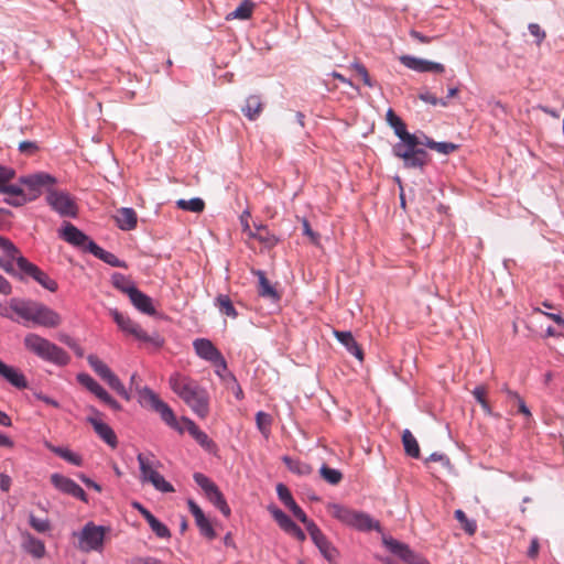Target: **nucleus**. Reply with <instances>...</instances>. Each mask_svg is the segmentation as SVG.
<instances>
[{
  "label": "nucleus",
  "mask_w": 564,
  "mask_h": 564,
  "mask_svg": "<svg viewBox=\"0 0 564 564\" xmlns=\"http://www.w3.org/2000/svg\"><path fill=\"white\" fill-rule=\"evenodd\" d=\"M169 386L197 416L205 419L208 415V392L196 380L180 372H174L169 378Z\"/></svg>",
  "instance_id": "nucleus-1"
},
{
  "label": "nucleus",
  "mask_w": 564,
  "mask_h": 564,
  "mask_svg": "<svg viewBox=\"0 0 564 564\" xmlns=\"http://www.w3.org/2000/svg\"><path fill=\"white\" fill-rule=\"evenodd\" d=\"M412 141L403 140L393 145L392 152L397 158L403 160V165L406 169H423L427 163V152L419 148L425 145L430 149V143L434 140L430 139L424 132L417 131L410 133Z\"/></svg>",
  "instance_id": "nucleus-2"
},
{
  "label": "nucleus",
  "mask_w": 564,
  "mask_h": 564,
  "mask_svg": "<svg viewBox=\"0 0 564 564\" xmlns=\"http://www.w3.org/2000/svg\"><path fill=\"white\" fill-rule=\"evenodd\" d=\"M23 346L30 354L56 366H66L70 360L62 347L36 333H28L23 338Z\"/></svg>",
  "instance_id": "nucleus-3"
},
{
  "label": "nucleus",
  "mask_w": 564,
  "mask_h": 564,
  "mask_svg": "<svg viewBox=\"0 0 564 564\" xmlns=\"http://www.w3.org/2000/svg\"><path fill=\"white\" fill-rule=\"evenodd\" d=\"M327 511L343 524L358 531H380L381 529L379 521L375 520L368 513L351 509L340 503H328Z\"/></svg>",
  "instance_id": "nucleus-4"
},
{
  "label": "nucleus",
  "mask_w": 564,
  "mask_h": 564,
  "mask_svg": "<svg viewBox=\"0 0 564 564\" xmlns=\"http://www.w3.org/2000/svg\"><path fill=\"white\" fill-rule=\"evenodd\" d=\"M137 460L139 463L140 480L142 482H150L156 490L161 492L174 491V487L158 471L161 463L154 454L139 453Z\"/></svg>",
  "instance_id": "nucleus-5"
},
{
  "label": "nucleus",
  "mask_w": 564,
  "mask_h": 564,
  "mask_svg": "<svg viewBox=\"0 0 564 564\" xmlns=\"http://www.w3.org/2000/svg\"><path fill=\"white\" fill-rule=\"evenodd\" d=\"M108 528L87 522L80 532L74 533L78 538L77 547L82 552H101L104 549L105 535Z\"/></svg>",
  "instance_id": "nucleus-6"
},
{
  "label": "nucleus",
  "mask_w": 564,
  "mask_h": 564,
  "mask_svg": "<svg viewBox=\"0 0 564 564\" xmlns=\"http://www.w3.org/2000/svg\"><path fill=\"white\" fill-rule=\"evenodd\" d=\"M109 312L118 327L123 333L133 336L140 341L152 344L155 347H161L163 345V339L158 334L149 335L137 322L122 314L117 308H111Z\"/></svg>",
  "instance_id": "nucleus-7"
},
{
  "label": "nucleus",
  "mask_w": 564,
  "mask_h": 564,
  "mask_svg": "<svg viewBox=\"0 0 564 564\" xmlns=\"http://www.w3.org/2000/svg\"><path fill=\"white\" fill-rule=\"evenodd\" d=\"M139 397L141 404L150 406L170 427L178 429L176 416L172 408L161 400L152 389L148 387L142 388L139 391Z\"/></svg>",
  "instance_id": "nucleus-8"
},
{
  "label": "nucleus",
  "mask_w": 564,
  "mask_h": 564,
  "mask_svg": "<svg viewBox=\"0 0 564 564\" xmlns=\"http://www.w3.org/2000/svg\"><path fill=\"white\" fill-rule=\"evenodd\" d=\"M46 203L61 217L76 218L78 215V206L67 192L48 188Z\"/></svg>",
  "instance_id": "nucleus-9"
},
{
  "label": "nucleus",
  "mask_w": 564,
  "mask_h": 564,
  "mask_svg": "<svg viewBox=\"0 0 564 564\" xmlns=\"http://www.w3.org/2000/svg\"><path fill=\"white\" fill-rule=\"evenodd\" d=\"M20 184L24 185L25 195L28 200L32 202L41 196L43 188H51L56 183V178L51 174L40 172L19 180Z\"/></svg>",
  "instance_id": "nucleus-10"
},
{
  "label": "nucleus",
  "mask_w": 564,
  "mask_h": 564,
  "mask_svg": "<svg viewBox=\"0 0 564 564\" xmlns=\"http://www.w3.org/2000/svg\"><path fill=\"white\" fill-rule=\"evenodd\" d=\"M384 546L406 564H430L425 557L414 552L408 544L391 536H383Z\"/></svg>",
  "instance_id": "nucleus-11"
},
{
  "label": "nucleus",
  "mask_w": 564,
  "mask_h": 564,
  "mask_svg": "<svg viewBox=\"0 0 564 564\" xmlns=\"http://www.w3.org/2000/svg\"><path fill=\"white\" fill-rule=\"evenodd\" d=\"M41 302L19 297L11 299V308L24 322L37 325L40 318Z\"/></svg>",
  "instance_id": "nucleus-12"
},
{
  "label": "nucleus",
  "mask_w": 564,
  "mask_h": 564,
  "mask_svg": "<svg viewBox=\"0 0 564 564\" xmlns=\"http://www.w3.org/2000/svg\"><path fill=\"white\" fill-rule=\"evenodd\" d=\"M58 236L67 243L88 252L89 242H94L85 232L68 221L63 223L62 227L58 229Z\"/></svg>",
  "instance_id": "nucleus-13"
},
{
  "label": "nucleus",
  "mask_w": 564,
  "mask_h": 564,
  "mask_svg": "<svg viewBox=\"0 0 564 564\" xmlns=\"http://www.w3.org/2000/svg\"><path fill=\"white\" fill-rule=\"evenodd\" d=\"M51 482L59 492L72 496L83 502H88L86 492L73 479L55 473L51 475Z\"/></svg>",
  "instance_id": "nucleus-14"
},
{
  "label": "nucleus",
  "mask_w": 564,
  "mask_h": 564,
  "mask_svg": "<svg viewBox=\"0 0 564 564\" xmlns=\"http://www.w3.org/2000/svg\"><path fill=\"white\" fill-rule=\"evenodd\" d=\"M307 532L324 558L329 563H334L337 560L338 552L322 530L316 524H311Z\"/></svg>",
  "instance_id": "nucleus-15"
},
{
  "label": "nucleus",
  "mask_w": 564,
  "mask_h": 564,
  "mask_svg": "<svg viewBox=\"0 0 564 564\" xmlns=\"http://www.w3.org/2000/svg\"><path fill=\"white\" fill-rule=\"evenodd\" d=\"M93 415L87 417V422L91 424L95 433L111 448L118 446V438L115 431L100 419V412L95 408H90Z\"/></svg>",
  "instance_id": "nucleus-16"
},
{
  "label": "nucleus",
  "mask_w": 564,
  "mask_h": 564,
  "mask_svg": "<svg viewBox=\"0 0 564 564\" xmlns=\"http://www.w3.org/2000/svg\"><path fill=\"white\" fill-rule=\"evenodd\" d=\"M399 59L400 63L406 68L417 73H443L445 70L444 65L441 63L415 57L412 55H402Z\"/></svg>",
  "instance_id": "nucleus-17"
},
{
  "label": "nucleus",
  "mask_w": 564,
  "mask_h": 564,
  "mask_svg": "<svg viewBox=\"0 0 564 564\" xmlns=\"http://www.w3.org/2000/svg\"><path fill=\"white\" fill-rule=\"evenodd\" d=\"M193 348L196 355L209 362L218 361L224 366V356L219 349L207 338H197L193 341Z\"/></svg>",
  "instance_id": "nucleus-18"
},
{
  "label": "nucleus",
  "mask_w": 564,
  "mask_h": 564,
  "mask_svg": "<svg viewBox=\"0 0 564 564\" xmlns=\"http://www.w3.org/2000/svg\"><path fill=\"white\" fill-rule=\"evenodd\" d=\"M188 509L195 519V523L199 529V532L203 536L208 540H213L216 538V532L209 521V519L204 514L200 507L192 499L187 501Z\"/></svg>",
  "instance_id": "nucleus-19"
},
{
  "label": "nucleus",
  "mask_w": 564,
  "mask_h": 564,
  "mask_svg": "<svg viewBox=\"0 0 564 564\" xmlns=\"http://www.w3.org/2000/svg\"><path fill=\"white\" fill-rule=\"evenodd\" d=\"M0 376L18 389H25L28 380L25 376L14 367L8 366L0 359Z\"/></svg>",
  "instance_id": "nucleus-20"
},
{
  "label": "nucleus",
  "mask_w": 564,
  "mask_h": 564,
  "mask_svg": "<svg viewBox=\"0 0 564 564\" xmlns=\"http://www.w3.org/2000/svg\"><path fill=\"white\" fill-rule=\"evenodd\" d=\"M0 193L7 195L4 202L11 206L20 207L29 203L24 188L18 185L7 184L4 187L1 188Z\"/></svg>",
  "instance_id": "nucleus-21"
},
{
  "label": "nucleus",
  "mask_w": 564,
  "mask_h": 564,
  "mask_svg": "<svg viewBox=\"0 0 564 564\" xmlns=\"http://www.w3.org/2000/svg\"><path fill=\"white\" fill-rule=\"evenodd\" d=\"M132 305L143 314L154 315L155 308L152 299L145 293L141 292L138 288L129 295Z\"/></svg>",
  "instance_id": "nucleus-22"
},
{
  "label": "nucleus",
  "mask_w": 564,
  "mask_h": 564,
  "mask_svg": "<svg viewBox=\"0 0 564 564\" xmlns=\"http://www.w3.org/2000/svg\"><path fill=\"white\" fill-rule=\"evenodd\" d=\"M334 336L346 347L349 354L355 356L359 361L364 360V352L350 332L335 330Z\"/></svg>",
  "instance_id": "nucleus-23"
},
{
  "label": "nucleus",
  "mask_w": 564,
  "mask_h": 564,
  "mask_svg": "<svg viewBox=\"0 0 564 564\" xmlns=\"http://www.w3.org/2000/svg\"><path fill=\"white\" fill-rule=\"evenodd\" d=\"M116 223L121 230H132L137 226V213L133 208L122 207L117 210L115 216Z\"/></svg>",
  "instance_id": "nucleus-24"
},
{
  "label": "nucleus",
  "mask_w": 564,
  "mask_h": 564,
  "mask_svg": "<svg viewBox=\"0 0 564 564\" xmlns=\"http://www.w3.org/2000/svg\"><path fill=\"white\" fill-rule=\"evenodd\" d=\"M40 318L37 321L36 326L46 327V328H55L61 325L62 317L61 315L54 311L53 308L48 307L47 305L41 303L40 307Z\"/></svg>",
  "instance_id": "nucleus-25"
},
{
  "label": "nucleus",
  "mask_w": 564,
  "mask_h": 564,
  "mask_svg": "<svg viewBox=\"0 0 564 564\" xmlns=\"http://www.w3.org/2000/svg\"><path fill=\"white\" fill-rule=\"evenodd\" d=\"M89 252L113 268H127V263L124 261L117 258L113 253L106 251L96 242H89Z\"/></svg>",
  "instance_id": "nucleus-26"
},
{
  "label": "nucleus",
  "mask_w": 564,
  "mask_h": 564,
  "mask_svg": "<svg viewBox=\"0 0 564 564\" xmlns=\"http://www.w3.org/2000/svg\"><path fill=\"white\" fill-rule=\"evenodd\" d=\"M387 121L393 129L395 135L400 139V142H403V140H408L409 142L412 141L410 132L406 130L405 123L394 113L392 109L387 111Z\"/></svg>",
  "instance_id": "nucleus-27"
},
{
  "label": "nucleus",
  "mask_w": 564,
  "mask_h": 564,
  "mask_svg": "<svg viewBox=\"0 0 564 564\" xmlns=\"http://www.w3.org/2000/svg\"><path fill=\"white\" fill-rule=\"evenodd\" d=\"M263 110V102L258 95H251L246 99V105L241 108L246 118L253 121L259 118Z\"/></svg>",
  "instance_id": "nucleus-28"
},
{
  "label": "nucleus",
  "mask_w": 564,
  "mask_h": 564,
  "mask_svg": "<svg viewBox=\"0 0 564 564\" xmlns=\"http://www.w3.org/2000/svg\"><path fill=\"white\" fill-rule=\"evenodd\" d=\"M254 274L258 276L259 288L258 293L262 297H267L273 302H278L280 296L276 290L270 284L269 280L265 276V273L261 270L254 271Z\"/></svg>",
  "instance_id": "nucleus-29"
},
{
  "label": "nucleus",
  "mask_w": 564,
  "mask_h": 564,
  "mask_svg": "<svg viewBox=\"0 0 564 564\" xmlns=\"http://www.w3.org/2000/svg\"><path fill=\"white\" fill-rule=\"evenodd\" d=\"M282 460L286 465L288 469L295 475L308 476L313 473V467L300 459H294L290 456H283Z\"/></svg>",
  "instance_id": "nucleus-30"
},
{
  "label": "nucleus",
  "mask_w": 564,
  "mask_h": 564,
  "mask_svg": "<svg viewBox=\"0 0 564 564\" xmlns=\"http://www.w3.org/2000/svg\"><path fill=\"white\" fill-rule=\"evenodd\" d=\"M77 381L94 393L99 400H101L102 397H106L107 391L88 373H78Z\"/></svg>",
  "instance_id": "nucleus-31"
},
{
  "label": "nucleus",
  "mask_w": 564,
  "mask_h": 564,
  "mask_svg": "<svg viewBox=\"0 0 564 564\" xmlns=\"http://www.w3.org/2000/svg\"><path fill=\"white\" fill-rule=\"evenodd\" d=\"M111 283L117 290L128 296L137 289L134 282L129 276L119 272H115L111 275Z\"/></svg>",
  "instance_id": "nucleus-32"
},
{
  "label": "nucleus",
  "mask_w": 564,
  "mask_h": 564,
  "mask_svg": "<svg viewBox=\"0 0 564 564\" xmlns=\"http://www.w3.org/2000/svg\"><path fill=\"white\" fill-rule=\"evenodd\" d=\"M24 550L35 558H42L45 555L44 543L41 540L32 536L31 534L26 535V540L24 542Z\"/></svg>",
  "instance_id": "nucleus-33"
},
{
  "label": "nucleus",
  "mask_w": 564,
  "mask_h": 564,
  "mask_svg": "<svg viewBox=\"0 0 564 564\" xmlns=\"http://www.w3.org/2000/svg\"><path fill=\"white\" fill-rule=\"evenodd\" d=\"M215 305L221 314H225L228 317L236 318L238 316V312L236 311L230 297L226 294H218L215 299Z\"/></svg>",
  "instance_id": "nucleus-34"
},
{
  "label": "nucleus",
  "mask_w": 564,
  "mask_h": 564,
  "mask_svg": "<svg viewBox=\"0 0 564 564\" xmlns=\"http://www.w3.org/2000/svg\"><path fill=\"white\" fill-rule=\"evenodd\" d=\"M402 443H403L404 451H405L406 455H409L413 458L420 457L419 443H417L416 438L414 437V435L409 430L403 431Z\"/></svg>",
  "instance_id": "nucleus-35"
},
{
  "label": "nucleus",
  "mask_w": 564,
  "mask_h": 564,
  "mask_svg": "<svg viewBox=\"0 0 564 564\" xmlns=\"http://www.w3.org/2000/svg\"><path fill=\"white\" fill-rule=\"evenodd\" d=\"M20 251L15 248L14 252L3 251V256L0 257V268L7 273L17 274L14 263L17 264Z\"/></svg>",
  "instance_id": "nucleus-36"
},
{
  "label": "nucleus",
  "mask_w": 564,
  "mask_h": 564,
  "mask_svg": "<svg viewBox=\"0 0 564 564\" xmlns=\"http://www.w3.org/2000/svg\"><path fill=\"white\" fill-rule=\"evenodd\" d=\"M176 206L177 208L182 209V210H187V212H192V213H202L205 208V203L202 198L199 197H194V198H191V199H178L176 200Z\"/></svg>",
  "instance_id": "nucleus-37"
},
{
  "label": "nucleus",
  "mask_w": 564,
  "mask_h": 564,
  "mask_svg": "<svg viewBox=\"0 0 564 564\" xmlns=\"http://www.w3.org/2000/svg\"><path fill=\"white\" fill-rule=\"evenodd\" d=\"M87 361L91 369L105 381L109 375L112 373L111 369L96 355H89Z\"/></svg>",
  "instance_id": "nucleus-38"
},
{
  "label": "nucleus",
  "mask_w": 564,
  "mask_h": 564,
  "mask_svg": "<svg viewBox=\"0 0 564 564\" xmlns=\"http://www.w3.org/2000/svg\"><path fill=\"white\" fill-rule=\"evenodd\" d=\"M321 477L329 485L336 486L343 479V474L340 470L330 468L326 464H323L319 468Z\"/></svg>",
  "instance_id": "nucleus-39"
},
{
  "label": "nucleus",
  "mask_w": 564,
  "mask_h": 564,
  "mask_svg": "<svg viewBox=\"0 0 564 564\" xmlns=\"http://www.w3.org/2000/svg\"><path fill=\"white\" fill-rule=\"evenodd\" d=\"M208 498V500L216 507L220 510V512L225 516V517H229L230 516V508L229 506L227 505L225 498H224V495L220 492V490L218 489V487L213 490L210 492L209 496H206Z\"/></svg>",
  "instance_id": "nucleus-40"
},
{
  "label": "nucleus",
  "mask_w": 564,
  "mask_h": 564,
  "mask_svg": "<svg viewBox=\"0 0 564 564\" xmlns=\"http://www.w3.org/2000/svg\"><path fill=\"white\" fill-rule=\"evenodd\" d=\"M252 9L253 3L245 0L231 13L228 14L227 19L247 20L251 17Z\"/></svg>",
  "instance_id": "nucleus-41"
},
{
  "label": "nucleus",
  "mask_w": 564,
  "mask_h": 564,
  "mask_svg": "<svg viewBox=\"0 0 564 564\" xmlns=\"http://www.w3.org/2000/svg\"><path fill=\"white\" fill-rule=\"evenodd\" d=\"M53 453L58 455L61 458L65 459L66 462L75 465V466H82L83 465V458L80 455L72 452L68 448L65 447H52L51 448Z\"/></svg>",
  "instance_id": "nucleus-42"
},
{
  "label": "nucleus",
  "mask_w": 564,
  "mask_h": 564,
  "mask_svg": "<svg viewBox=\"0 0 564 564\" xmlns=\"http://www.w3.org/2000/svg\"><path fill=\"white\" fill-rule=\"evenodd\" d=\"M31 278H33L39 284L51 292H55L57 290L56 281L51 279L46 273L40 270V268L36 269Z\"/></svg>",
  "instance_id": "nucleus-43"
},
{
  "label": "nucleus",
  "mask_w": 564,
  "mask_h": 564,
  "mask_svg": "<svg viewBox=\"0 0 564 564\" xmlns=\"http://www.w3.org/2000/svg\"><path fill=\"white\" fill-rule=\"evenodd\" d=\"M256 423L259 431L262 433L264 437H269L271 424H272V417L270 414L259 411L256 414Z\"/></svg>",
  "instance_id": "nucleus-44"
},
{
  "label": "nucleus",
  "mask_w": 564,
  "mask_h": 564,
  "mask_svg": "<svg viewBox=\"0 0 564 564\" xmlns=\"http://www.w3.org/2000/svg\"><path fill=\"white\" fill-rule=\"evenodd\" d=\"M249 236L259 240L268 248H272L276 246L279 242V238L275 235L271 234L268 228L265 229V231L262 232L250 231Z\"/></svg>",
  "instance_id": "nucleus-45"
},
{
  "label": "nucleus",
  "mask_w": 564,
  "mask_h": 564,
  "mask_svg": "<svg viewBox=\"0 0 564 564\" xmlns=\"http://www.w3.org/2000/svg\"><path fill=\"white\" fill-rule=\"evenodd\" d=\"M271 514L284 532L295 523L285 512L279 508H272Z\"/></svg>",
  "instance_id": "nucleus-46"
},
{
  "label": "nucleus",
  "mask_w": 564,
  "mask_h": 564,
  "mask_svg": "<svg viewBox=\"0 0 564 564\" xmlns=\"http://www.w3.org/2000/svg\"><path fill=\"white\" fill-rule=\"evenodd\" d=\"M105 381L120 397L124 398L126 400H130V394L128 393L127 389L124 388L120 379L113 372L109 375Z\"/></svg>",
  "instance_id": "nucleus-47"
},
{
  "label": "nucleus",
  "mask_w": 564,
  "mask_h": 564,
  "mask_svg": "<svg viewBox=\"0 0 564 564\" xmlns=\"http://www.w3.org/2000/svg\"><path fill=\"white\" fill-rule=\"evenodd\" d=\"M194 480L206 496H209L210 492L217 488L216 484L202 473H195Z\"/></svg>",
  "instance_id": "nucleus-48"
},
{
  "label": "nucleus",
  "mask_w": 564,
  "mask_h": 564,
  "mask_svg": "<svg viewBox=\"0 0 564 564\" xmlns=\"http://www.w3.org/2000/svg\"><path fill=\"white\" fill-rule=\"evenodd\" d=\"M456 520L463 525L466 533L473 535L476 532L477 524L474 520H470L466 517L465 512L460 509L455 511Z\"/></svg>",
  "instance_id": "nucleus-49"
},
{
  "label": "nucleus",
  "mask_w": 564,
  "mask_h": 564,
  "mask_svg": "<svg viewBox=\"0 0 564 564\" xmlns=\"http://www.w3.org/2000/svg\"><path fill=\"white\" fill-rule=\"evenodd\" d=\"M17 268L19 269L20 273H24L25 275L32 276V274L36 271L37 267L33 263H31L26 258L19 254L18 261H17Z\"/></svg>",
  "instance_id": "nucleus-50"
},
{
  "label": "nucleus",
  "mask_w": 564,
  "mask_h": 564,
  "mask_svg": "<svg viewBox=\"0 0 564 564\" xmlns=\"http://www.w3.org/2000/svg\"><path fill=\"white\" fill-rule=\"evenodd\" d=\"M29 522L30 525L40 533H44L50 529V521L46 518H37L31 513Z\"/></svg>",
  "instance_id": "nucleus-51"
},
{
  "label": "nucleus",
  "mask_w": 564,
  "mask_h": 564,
  "mask_svg": "<svg viewBox=\"0 0 564 564\" xmlns=\"http://www.w3.org/2000/svg\"><path fill=\"white\" fill-rule=\"evenodd\" d=\"M276 494L279 499L284 503L286 508L295 503V500L293 499L291 491L283 484H278Z\"/></svg>",
  "instance_id": "nucleus-52"
},
{
  "label": "nucleus",
  "mask_w": 564,
  "mask_h": 564,
  "mask_svg": "<svg viewBox=\"0 0 564 564\" xmlns=\"http://www.w3.org/2000/svg\"><path fill=\"white\" fill-rule=\"evenodd\" d=\"M289 509L293 516L305 525L307 531L311 524H316L314 521L307 518L303 509L296 502L289 507Z\"/></svg>",
  "instance_id": "nucleus-53"
},
{
  "label": "nucleus",
  "mask_w": 564,
  "mask_h": 564,
  "mask_svg": "<svg viewBox=\"0 0 564 564\" xmlns=\"http://www.w3.org/2000/svg\"><path fill=\"white\" fill-rule=\"evenodd\" d=\"M193 437L202 447L207 451H213L216 447L213 440H210L209 436L200 429L193 435Z\"/></svg>",
  "instance_id": "nucleus-54"
},
{
  "label": "nucleus",
  "mask_w": 564,
  "mask_h": 564,
  "mask_svg": "<svg viewBox=\"0 0 564 564\" xmlns=\"http://www.w3.org/2000/svg\"><path fill=\"white\" fill-rule=\"evenodd\" d=\"M151 530L159 536V538H170L171 536V532L169 530V528L162 523L161 521H159L156 518H154L150 523H149Z\"/></svg>",
  "instance_id": "nucleus-55"
},
{
  "label": "nucleus",
  "mask_w": 564,
  "mask_h": 564,
  "mask_svg": "<svg viewBox=\"0 0 564 564\" xmlns=\"http://www.w3.org/2000/svg\"><path fill=\"white\" fill-rule=\"evenodd\" d=\"M419 98L426 102V104H430L432 106H442V107H447L448 106V101L446 99H443V98H437L435 95H433L432 93L430 91H423L419 95Z\"/></svg>",
  "instance_id": "nucleus-56"
},
{
  "label": "nucleus",
  "mask_w": 564,
  "mask_h": 564,
  "mask_svg": "<svg viewBox=\"0 0 564 564\" xmlns=\"http://www.w3.org/2000/svg\"><path fill=\"white\" fill-rule=\"evenodd\" d=\"M351 67L356 70V73L358 74V76L361 78L362 83L366 86H368V87L375 86L373 82L371 80V78L369 76L367 68L362 64L355 62L351 64Z\"/></svg>",
  "instance_id": "nucleus-57"
},
{
  "label": "nucleus",
  "mask_w": 564,
  "mask_h": 564,
  "mask_svg": "<svg viewBox=\"0 0 564 564\" xmlns=\"http://www.w3.org/2000/svg\"><path fill=\"white\" fill-rule=\"evenodd\" d=\"M430 149L435 150L441 154H449L457 149V145L452 142H436L430 143Z\"/></svg>",
  "instance_id": "nucleus-58"
},
{
  "label": "nucleus",
  "mask_w": 564,
  "mask_h": 564,
  "mask_svg": "<svg viewBox=\"0 0 564 564\" xmlns=\"http://www.w3.org/2000/svg\"><path fill=\"white\" fill-rule=\"evenodd\" d=\"M529 31L531 35L536 39L538 44H540L545 39V32L536 23H530Z\"/></svg>",
  "instance_id": "nucleus-59"
},
{
  "label": "nucleus",
  "mask_w": 564,
  "mask_h": 564,
  "mask_svg": "<svg viewBox=\"0 0 564 564\" xmlns=\"http://www.w3.org/2000/svg\"><path fill=\"white\" fill-rule=\"evenodd\" d=\"M288 534L294 536L296 540H299L300 542H303L305 541L306 539V535L304 533V531L296 524L294 523L288 531H285Z\"/></svg>",
  "instance_id": "nucleus-60"
},
{
  "label": "nucleus",
  "mask_w": 564,
  "mask_h": 564,
  "mask_svg": "<svg viewBox=\"0 0 564 564\" xmlns=\"http://www.w3.org/2000/svg\"><path fill=\"white\" fill-rule=\"evenodd\" d=\"M427 462H440V463H442L443 466L451 467L449 458L442 453L431 454L430 457L427 458Z\"/></svg>",
  "instance_id": "nucleus-61"
},
{
  "label": "nucleus",
  "mask_w": 564,
  "mask_h": 564,
  "mask_svg": "<svg viewBox=\"0 0 564 564\" xmlns=\"http://www.w3.org/2000/svg\"><path fill=\"white\" fill-rule=\"evenodd\" d=\"M33 395H34L37 400H40V401H42V402H44V403H46V404H48V405H51V406L59 408V403H58L56 400H54L53 398H51V397H48V395H46V394H44V393H42V392H40V391H35V392L33 393Z\"/></svg>",
  "instance_id": "nucleus-62"
},
{
  "label": "nucleus",
  "mask_w": 564,
  "mask_h": 564,
  "mask_svg": "<svg viewBox=\"0 0 564 564\" xmlns=\"http://www.w3.org/2000/svg\"><path fill=\"white\" fill-rule=\"evenodd\" d=\"M78 478L83 481L88 488L94 489L97 492H101L102 488L99 484L87 477L85 474H79Z\"/></svg>",
  "instance_id": "nucleus-63"
},
{
  "label": "nucleus",
  "mask_w": 564,
  "mask_h": 564,
  "mask_svg": "<svg viewBox=\"0 0 564 564\" xmlns=\"http://www.w3.org/2000/svg\"><path fill=\"white\" fill-rule=\"evenodd\" d=\"M19 150L22 153L32 154L37 150V145L35 142H32V141H22L19 144Z\"/></svg>",
  "instance_id": "nucleus-64"
}]
</instances>
